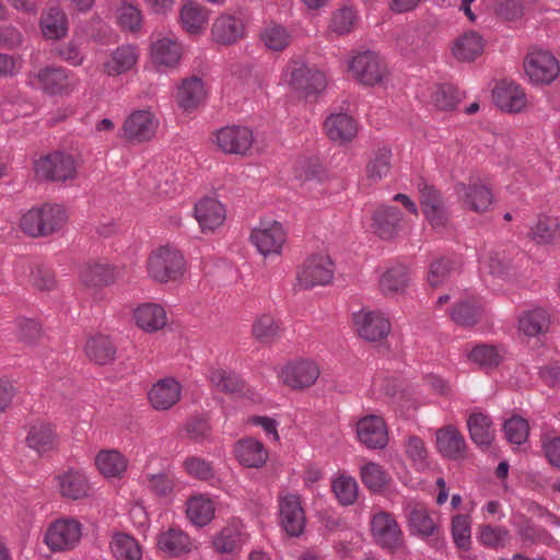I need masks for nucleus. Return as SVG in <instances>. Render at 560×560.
Instances as JSON below:
<instances>
[{
  "instance_id": "obj_1",
  "label": "nucleus",
  "mask_w": 560,
  "mask_h": 560,
  "mask_svg": "<svg viewBox=\"0 0 560 560\" xmlns=\"http://www.w3.org/2000/svg\"><path fill=\"white\" fill-rule=\"evenodd\" d=\"M67 221V214L60 205H43L28 210L21 218V229L33 237L47 236L60 230Z\"/></svg>"
},
{
  "instance_id": "obj_2",
  "label": "nucleus",
  "mask_w": 560,
  "mask_h": 560,
  "mask_svg": "<svg viewBox=\"0 0 560 560\" xmlns=\"http://www.w3.org/2000/svg\"><path fill=\"white\" fill-rule=\"evenodd\" d=\"M36 176L49 182H67L77 177V163L71 154L55 151L34 163Z\"/></svg>"
},
{
  "instance_id": "obj_3",
  "label": "nucleus",
  "mask_w": 560,
  "mask_h": 560,
  "mask_svg": "<svg viewBox=\"0 0 560 560\" xmlns=\"http://www.w3.org/2000/svg\"><path fill=\"white\" fill-rule=\"evenodd\" d=\"M149 276L158 282L175 281L183 276L184 257L178 250L160 247L148 259Z\"/></svg>"
},
{
  "instance_id": "obj_4",
  "label": "nucleus",
  "mask_w": 560,
  "mask_h": 560,
  "mask_svg": "<svg viewBox=\"0 0 560 560\" xmlns=\"http://www.w3.org/2000/svg\"><path fill=\"white\" fill-rule=\"evenodd\" d=\"M349 70L360 83L373 86L382 82L386 66L377 54L366 50L352 58Z\"/></svg>"
},
{
  "instance_id": "obj_5",
  "label": "nucleus",
  "mask_w": 560,
  "mask_h": 560,
  "mask_svg": "<svg viewBox=\"0 0 560 560\" xmlns=\"http://www.w3.org/2000/svg\"><path fill=\"white\" fill-rule=\"evenodd\" d=\"M158 120L149 110H135L125 120L121 137L131 143H142L151 140L158 129Z\"/></svg>"
},
{
  "instance_id": "obj_6",
  "label": "nucleus",
  "mask_w": 560,
  "mask_h": 560,
  "mask_svg": "<svg viewBox=\"0 0 560 560\" xmlns=\"http://www.w3.org/2000/svg\"><path fill=\"white\" fill-rule=\"evenodd\" d=\"M525 72L534 83L549 84L559 74V62L549 51H532L524 61Z\"/></svg>"
},
{
  "instance_id": "obj_7",
  "label": "nucleus",
  "mask_w": 560,
  "mask_h": 560,
  "mask_svg": "<svg viewBox=\"0 0 560 560\" xmlns=\"http://www.w3.org/2000/svg\"><path fill=\"white\" fill-rule=\"evenodd\" d=\"M334 276L332 261L328 256L310 257L298 272V282L302 289L329 283Z\"/></svg>"
},
{
  "instance_id": "obj_8",
  "label": "nucleus",
  "mask_w": 560,
  "mask_h": 560,
  "mask_svg": "<svg viewBox=\"0 0 560 560\" xmlns=\"http://www.w3.org/2000/svg\"><path fill=\"white\" fill-rule=\"evenodd\" d=\"M279 520L289 536L299 537L303 534L306 517L299 495L288 493L279 499Z\"/></svg>"
},
{
  "instance_id": "obj_9",
  "label": "nucleus",
  "mask_w": 560,
  "mask_h": 560,
  "mask_svg": "<svg viewBox=\"0 0 560 560\" xmlns=\"http://www.w3.org/2000/svg\"><path fill=\"white\" fill-rule=\"evenodd\" d=\"M81 537V524L74 520L56 521L45 535V542L52 551L73 548Z\"/></svg>"
},
{
  "instance_id": "obj_10",
  "label": "nucleus",
  "mask_w": 560,
  "mask_h": 560,
  "mask_svg": "<svg viewBox=\"0 0 560 560\" xmlns=\"http://www.w3.org/2000/svg\"><path fill=\"white\" fill-rule=\"evenodd\" d=\"M357 331L369 342L384 339L390 331V323L378 312L361 311L353 315Z\"/></svg>"
},
{
  "instance_id": "obj_11",
  "label": "nucleus",
  "mask_w": 560,
  "mask_h": 560,
  "mask_svg": "<svg viewBox=\"0 0 560 560\" xmlns=\"http://www.w3.org/2000/svg\"><path fill=\"white\" fill-rule=\"evenodd\" d=\"M371 532L377 545L386 549H396L400 545L401 530L388 512L376 513L371 522Z\"/></svg>"
},
{
  "instance_id": "obj_12",
  "label": "nucleus",
  "mask_w": 560,
  "mask_h": 560,
  "mask_svg": "<svg viewBox=\"0 0 560 560\" xmlns=\"http://www.w3.org/2000/svg\"><path fill=\"white\" fill-rule=\"evenodd\" d=\"M253 140L252 130L243 126H226L217 132L218 147L229 154H245Z\"/></svg>"
},
{
  "instance_id": "obj_13",
  "label": "nucleus",
  "mask_w": 560,
  "mask_h": 560,
  "mask_svg": "<svg viewBox=\"0 0 560 560\" xmlns=\"http://www.w3.org/2000/svg\"><path fill=\"white\" fill-rule=\"evenodd\" d=\"M357 435L368 448H384L388 442L385 421L380 416L370 415L359 420Z\"/></svg>"
},
{
  "instance_id": "obj_14",
  "label": "nucleus",
  "mask_w": 560,
  "mask_h": 560,
  "mask_svg": "<svg viewBox=\"0 0 560 560\" xmlns=\"http://www.w3.org/2000/svg\"><path fill=\"white\" fill-rule=\"evenodd\" d=\"M211 37L217 44L234 45L245 37V24L241 18L223 13L214 20L211 27Z\"/></svg>"
},
{
  "instance_id": "obj_15",
  "label": "nucleus",
  "mask_w": 560,
  "mask_h": 560,
  "mask_svg": "<svg viewBox=\"0 0 560 560\" xmlns=\"http://www.w3.org/2000/svg\"><path fill=\"white\" fill-rule=\"evenodd\" d=\"M282 380L285 385L294 389L312 386L319 376L318 366L307 360L290 362L282 369Z\"/></svg>"
},
{
  "instance_id": "obj_16",
  "label": "nucleus",
  "mask_w": 560,
  "mask_h": 560,
  "mask_svg": "<svg viewBox=\"0 0 560 560\" xmlns=\"http://www.w3.org/2000/svg\"><path fill=\"white\" fill-rule=\"evenodd\" d=\"M250 241L264 256L279 254L285 242V232L282 225L275 221L268 226L253 230Z\"/></svg>"
},
{
  "instance_id": "obj_17",
  "label": "nucleus",
  "mask_w": 560,
  "mask_h": 560,
  "mask_svg": "<svg viewBox=\"0 0 560 560\" xmlns=\"http://www.w3.org/2000/svg\"><path fill=\"white\" fill-rule=\"evenodd\" d=\"M402 214L395 206H381L372 215V231L382 240H392L397 236Z\"/></svg>"
},
{
  "instance_id": "obj_18",
  "label": "nucleus",
  "mask_w": 560,
  "mask_h": 560,
  "mask_svg": "<svg viewBox=\"0 0 560 560\" xmlns=\"http://www.w3.org/2000/svg\"><path fill=\"white\" fill-rule=\"evenodd\" d=\"M436 435V447L443 457L457 460L465 457L466 442L463 434L453 425L439 429Z\"/></svg>"
},
{
  "instance_id": "obj_19",
  "label": "nucleus",
  "mask_w": 560,
  "mask_h": 560,
  "mask_svg": "<svg viewBox=\"0 0 560 560\" xmlns=\"http://www.w3.org/2000/svg\"><path fill=\"white\" fill-rule=\"evenodd\" d=\"M38 86L48 95H58L69 88V72L57 66H46L34 73Z\"/></svg>"
},
{
  "instance_id": "obj_20",
  "label": "nucleus",
  "mask_w": 560,
  "mask_h": 560,
  "mask_svg": "<svg viewBox=\"0 0 560 560\" xmlns=\"http://www.w3.org/2000/svg\"><path fill=\"white\" fill-rule=\"evenodd\" d=\"M290 84L305 95L317 94L325 89L326 78L324 72L300 65L291 72Z\"/></svg>"
},
{
  "instance_id": "obj_21",
  "label": "nucleus",
  "mask_w": 560,
  "mask_h": 560,
  "mask_svg": "<svg viewBox=\"0 0 560 560\" xmlns=\"http://www.w3.org/2000/svg\"><path fill=\"white\" fill-rule=\"evenodd\" d=\"M492 95L497 106L509 113L521 112L526 105L524 91L514 82L501 81Z\"/></svg>"
},
{
  "instance_id": "obj_22",
  "label": "nucleus",
  "mask_w": 560,
  "mask_h": 560,
  "mask_svg": "<svg viewBox=\"0 0 560 560\" xmlns=\"http://www.w3.org/2000/svg\"><path fill=\"white\" fill-rule=\"evenodd\" d=\"M325 129L331 141L347 143L353 140L358 133L355 119L345 113L331 114L326 118Z\"/></svg>"
},
{
  "instance_id": "obj_23",
  "label": "nucleus",
  "mask_w": 560,
  "mask_h": 560,
  "mask_svg": "<svg viewBox=\"0 0 560 560\" xmlns=\"http://www.w3.org/2000/svg\"><path fill=\"white\" fill-rule=\"evenodd\" d=\"M234 453L240 464L248 468H260L268 459L264 444L253 438L240 440L235 444Z\"/></svg>"
},
{
  "instance_id": "obj_24",
  "label": "nucleus",
  "mask_w": 560,
  "mask_h": 560,
  "mask_svg": "<svg viewBox=\"0 0 560 560\" xmlns=\"http://www.w3.org/2000/svg\"><path fill=\"white\" fill-rule=\"evenodd\" d=\"M180 397V385L174 378L159 381L149 393L152 407L156 410H167L174 406Z\"/></svg>"
},
{
  "instance_id": "obj_25",
  "label": "nucleus",
  "mask_w": 560,
  "mask_h": 560,
  "mask_svg": "<svg viewBox=\"0 0 560 560\" xmlns=\"http://www.w3.org/2000/svg\"><path fill=\"white\" fill-rule=\"evenodd\" d=\"M206 98L203 81L198 75L182 80L177 91V103L185 110H192Z\"/></svg>"
},
{
  "instance_id": "obj_26",
  "label": "nucleus",
  "mask_w": 560,
  "mask_h": 560,
  "mask_svg": "<svg viewBox=\"0 0 560 560\" xmlns=\"http://www.w3.org/2000/svg\"><path fill=\"white\" fill-rule=\"evenodd\" d=\"M26 444L30 448L43 455L52 451L57 445V434L50 423L43 421L34 422L28 430Z\"/></svg>"
},
{
  "instance_id": "obj_27",
  "label": "nucleus",
  "mask_w": 560,
  "mask_h": 560,
  "mask_svg": "<svg viewBox=\"0 0 560 560\" xmlns=\"http://www.w3.org/2000/svg\"><path fill=\"white\" fill-rule=\"evenodd\" d=\"M195 217L202 231H213L225 220L223 206L213 198H205L195 206Z\"/></svg>"
},
{
  "instance_id": "obj_28",
  "label": "nucleus",
  "mask_w": 560,
  "mask_h": 560,
  "mask_svg": "<svg viewBox=\"0 0 560 560\" xmlns=\"http://www.w3.org/2000/svg\"><path fill=\"white\" fill-rule=\"evenodd\" d=\"M456 190L463 194L466 206L475 212H485L493 201L491 190L481 183L457 184Z\"/></svg>"
},
{
  "instance_id": "obj_29",
  "label": "nucleus",
  "mask_w": 560,
  "mask_h": 560,
  "mask_svg": "<svg viewBox=\"0 0 560 560\" xmlns=\"http://www.w3.org/2000/svg\"><path fill=\"white\" fill-rule=\"evenodd\" d=\"M84 351L90 361L105 365L115 360L117 347L109 337L97 335L86 341Z\"/></svg>"
},
{
  "instance_id": "obj_30",
  "label": "nucleus",
  "mask_w": 560,
  "mask_h": 560,
  "mask_svg": "<svg viewBox=\"0 0 560 560\" xmlns=\"http://www.w3.org/2000/svg\"><path fill=\"white\" fill-rule=\"evenodd\" d=\"M158 547L171 557H179L191 549L189 536L179 528L171 527L158 537Z\"/></svg>"
},
{
  "instance_id": "obj_31",
  "label": "nucleus",
  "mask_w": 560,
  "mask_h": 560,
  "mask_svg": "<svg viewBox=\"0 0 560 560\" xmlns=\"http://www.w3.org/2000/svg\"><path fill=\"white\" fill-rule=\"evenodd\" d=\"M39 26L46 39L57 40L68 33L67 16L58 7H51L42 14Z\"/></svg>"
},
{
  "instance_id": "obj_32",
  "label": "nucleus",
  "mask_w": 560,
  "mask_h": 560,
  "mask_svg": "<svg viewBox=\"0 0 560 560\" xmlns=\"http://www.w3.org/2000/svg\"><path fill=\"white\" fill-rule=\"evenodd\" d=\"M483 51V39L476 32L459 36L452 48L454 57L460 62H471Z\"/></svg>"
},
{
  "instance_id": "obj_33",
  "label": "nucleus",
  "mask_w": 560,
  "mask_h": 560,
  "mask_svg": "<svg viewBox=\"0 0 560 560\" xmlns=\"http://www.w3.org/2000/svg\"><path fill=\"white\" fill-rule=\"evenodd\" d=\"M137 325L145 331H158L166 325L165 310L154 303H145L135 311Z\"/></svg>"
},
{
  "instance_id": "obj_34",
  "label": "nucleus",
  "mask_w": 560,
  "mask_h": 560,
  "mask_svg": "<svg viewBox=\"0 0 560 560\" xmlns=\"http://www.w3.org/2000/svg\"><path fill=\"white\" fill-rule=\"evenodd\" d=\"M472 442L480 447H489L494 440V429L489 416L481 412L472 413L467 420Z\"/></svg>"
},
{
  "instance_id": "obj_35",
  "label": "nucleus",
  "mask_w": 560,
  "mask_h": 560,
  "mask_svg": "<svg viewBox=\"0 0 560 560\" xmlns=\"http://www.w3.org/2000/svg\"><path fill=\"white\" fill-rule=\"evenodd\" d=\"M59 489L62 497L79 500L88 495L89 482L83 474L69 470L58 476Z\"/></svg>"
},
{
  "instance_id": "obj_36",
  "label": "nucleus",
  "mask_w": 560,
  "mask_h": 560,
  "mask_svg": "<svg viewBox=\"0 0 560 560\" xmlns=\"http://www.w3.org/2000/svg\"><path fill=\"white\" fill-rule=\"evenodd\" d=\"M95 464L105 477H120L127 469V459L118 451H101L95 457Z\"/></svg>"
},
{
  "instance_id": "obj_37",
  "label": "nucleus",
  "mask_w": 560,
  "mask_h": 560,
  "mask_svg": "<svg viewBox=\"0 0 560 560\" xmlns=\"http://www.w3.org/2000/svg\"><path fill=\"white\" fill-rule=\"evenodd\" d=\"M186 514L192 524L203 527L214 517V504L202 495L192 497L187 502Z\"/></svg>"
},
{
  "instance_id": "obj_38",
  "label": "nucleus",
  "mask_w": 560,
  "mask_h": 560,
  "mask_svg": "<svg viewBox=\"0 0 560 560\" xmlns=\"http://www.w3.org/2000/svg\"><path fill=\"white\" fill-rule=\"evenodd\" d=\"M137 61L135 48L130 45L118 47L112 58L104 63V71L108 75H119L130 70Z\"/></svg>"
},
{
  "instance_id": "obj_39",
  "label": "nucleus",
  "mask_w": 560,
  "mask_h": 560,
  "mask_svg": "<svg viewBox=\"0 0 560 560\" xmlns=\"http://www.w3.org/2000/svg\"><path fill=\"white\" fill-rule=\"evenodd\" d=\"M392 168V151L387 148L377 149L366 165V177L375 184L386 177Z\"/></svg>"
},
{
  "instance_id": "obj_40",
  "label": "nucleus",
  "mask_w": 560,
  "mask_h": 560,
  "mask_svg": "<svg viewBox=\"0 0 560 560\" xmlns=\"http://www.w3.org/2000/svg\"><path fill=\"white\" fill-rule=\"evenodd\" d=\"M481 306L474 300L465 299L457 302L451 311V318L463 327L476 325L481 317Z\"/></svg>"
},
{
  "instance_id": "obj_41",
  "label": "nucleus",
  "mask_w": 560,
  "mask_h": 560,
  "mask_svg": "<svg viewBox=\"0 0 560 560\" xmlns=\"http://www.w3.org/2000/svg\"><path fill=\"white\" fill-rule=\"evenodd\" d=\"M361 480L373 493H381L390 482V476L381 465L368 463L361 468Z\"/></svg>"
},
{
  "instance_id": "obj_42",
  "label": "nucleus",
  "mask_w": 560,
  "mask_h": 560,
  "mask_svg": "<svg viewBox=\"0 0 560 560\" xmlns=\"http://www.w3.org/2000/svg\"><path fill=\"white\" fill-rule=\"evenodd\" d=\"M180 21L187 32L197 34L208 21V10L196 2H189L180 10Z\"/></svg>"
},
{
  "instance_id": "obj_43",
  "label": "nucleus",
  "mask_w": 560,
  "mask_h": 560,
  "mask_svg": "<svg viewBox=\"0 0 560 560\" xmlns=\"http://www.w3.org/2000/svg\"><path fill=\"white\" fill-rule=\"evenodd\" d=\"M80 278L85 285L105 287L114 282V270L106 264H89L82 268Z\"/></svg>"
},
{
  "instance_id": "obj_44",
  "label": "nucleus",
  "mask_w": 560,
  "mask_h": 560,
  "mask_svg": "<svg viewBox=\"0 0 560 560\" xmlns=\"http://www.w3.org/2000/svg\"><path fill=\"white\" fill-rule=\"evenodd\" d=\"M151 56L156 65L175 66L180 58L179 45L168 38L159 39L152 45Z\"/></svg>"
},
{
  "instance_id": "obj_45",
  "label": "nucleus",
  "mask_w": 560,
  "mask_h": 560,
  "mask_svg": "<svg viewBox=\"0 0 560 560\" xmlns=\"http://www.w3.org/2000/svg\"><path fill=\"white\" fill-rule=\"evenodd\" d=\"M550 318L542 308H535L520 318V329L527 336H538L548 330Z\"/></svg>"
},
{
  "instance_id": "obj_46",
  "label": "nucleus",
  "mask_w": 560,
  "mask_h": 560,
  "mask_svg": "<svg viewBox=\"0 0 560 560\" xmlns=\"http://www.w3.org/2000/svg\"><path fill=\"white\" fill-rule=\"evenodd\" d=\"M408 524L412 533L421 536H432L436 525L424 506L416 505L408 513Z\"/></svg>"
},
{
  "instance_id": "obj_47",
  "label": "nucleus",
  "mask_w": 560,
  "mask_h": 560,
  "mask_svg": "<svg viewBox=\"0 0 560 560\" xmlns=\"http://www.w3.org/2000/svg\"><path fill=\"white\" fill-rule=\"evenodd\" d=\"M409 282L408 269L404 265H396L383 273L380 280L385 294L402 292Z\"/></svg>"
},
{
  "instance_id": "obj_48",
  "label": "nucleus",
  "mask_w": 560,
  "mask_h": 560,
  "mask_svg": "<svg viewBox=\"0 0 560 560\" xmlns=\"http://www.w3.org/2000/svg\"><path fill=\"white\" fill-rule=\"evenodd\" d=\"M110 549L118 560H140L141 558L139 544L127 534H116L110 544Z\"/></svg>"
},
{
  "instance_id": "obj_49",
  "label": "nucleus",
  "mask_w": 560,
  "mask_h": 560,
  "mask_svg": "<svg viewBox=\"0 0 560 560\" xmlns=\"http://www.w3.org/2000/svg\"><path fill=\"white\" fill-rule=\"evenodd\" d=\"M253 336L262 343L275 341L280 336L278 322L269 314H262L253 324Z\"/></svg>"
},
{
  "instance_id": "obj_50",
  "label": "nucleus",
  "mask_w": 560,
  "mask_h": 560,
  "mask_svg": "<svg viewBox=\"0 0 560 560\" xmlns=\"http://www.w3.org/2000/svg\"><path fill=\"white\" fill-rule=\"evenodd\" d=\"M510 533L505 527L489 524L479 527L478 540L487 548H503L508 545Z\"/></svg>"
},
{
  "instance_id": "obj_51",
  "label": "nucleus",
  "mask_w": 560,
  "mask_h": 560,
  "mask_svg": "<svg viewBox=\"0 0 560 560\" xmlns=\"http://www.w3.org/2000/svg\"><path fill=\"white\" fill-rule=\"evenodd\" d=\"M331 489L338 502L343 506L353 504L358 498V483L352 477H337L331 483Z\"/></svg>"
},
{
  "instance_id": "obj_52",
  "label": "nucleus",
  "mask_w": 560,
  "mask_h": 560,
  "mask_svg": "<svg viewBox=\"0 0 560 560\" xmlns=\"http://www.w3.org/2000/svg\"><path fill=\"white\" fill-rule=\"evenodd\" d=\"M463 97L464 93L452 83L440 84L433 94L435 106L442 110L454 109Z\"/></svg>"
},
{
  "instance_id": "obj_53",
  "label": "nucleus",
  "mask_w": 560,
  "mask_h": 560,
  "mask_svg": "<svg viewBox=\"0 0 560 560\" xmlns=\"http://www.w3.org/2000/svg\"><path fill=\"white\" fill-rule=\"evenodd\" d=\"M533 238L538 244H549L560 235V225L556 218L539 217L536 225L532 229Z\"/></svg>"
},
{
  "instance_id": "obj_54",
  "label": "nucleus",
  "mask_w": 560,
  "mask_h": 560,
  "mask_svg": "<svg viewBox=\"0 0 560 560\" xmlns=\"http://www.w3.org/2000/svg\"><path fill=\"white\" fill-rule=\"evenodd\" d=\"M452 536L457 548L465 551L470 549V521L468 515L458 514L453 517Z\"/></svg>"
},
{
  "instance_id": "obj_55",
  "label": "nucleus",
  "mask_w": 560,
  "mask_h": 560,
  "mask_svg": "<svg viewBox=\"0 0 560 560\" xmlns=\"http://www.w3.org/2000/svg\"><path fill=\"white\" fill-rule=\"evenodd\" d=\"M503 431L505 433L506 440L510 443L521 445L526 442L528 438L529 425L524 418L520 416H513L504 422Z\"/></svg>"
},
{
  "instance_id": "obj_56",
  "label": "nucleus",
  "mask_w": 560,
  "mask_h": 560,
  "mask_svg": "<svg viewBox=\"0 0 560 560\" xmlns=\"http://www.w3.org/2000/svg\"><path fill=\"white\" fill-rule=\"evenodd\" d=\"M455 264L446 257L433 260L429 266L428 282L431 287L443 284L454 271Z\"/></svg>"
},
{
  "instance_id": "obj_57",
  "label": "nucleus",
  "mask_w": 560,
  "mask_h": 560,
  "mask_svg": "<svg viewBox=\"0 0 560 560\" xmlns=\"http://www.w3.org/2000/svg\"><path fill=\"white\" fill-rule=\"evenodd\" d=\"M469 359L483 369H494L501 362V357L494 346L479 345L469 353Z\"/></svg>"
},
{
  "instance_id": "obj_58",
  "label": "nucleus",
  "mask_w": 560,
  "mask_h": 560,
  "mask_svg": "<svg viewBox=\"0 0 560 560\" xmlns=\"http://www.w3.org/2000/svg\"><path fill=\"white\" fill-rule=\"evenodd\" d=\"M211 383L221 392L234 394L243 390V383L235 373L215 370L210 375Z\"/></svg>"
},
{
  "instance_id": "obj_59",
  "label": "nucleus",
  "mask_w": 560,
  "mask_h": 560,
  "mask_svg": "<svg viewBox=\"0 0 560 560\" xmlns=\"http://www.w3.org/2000/svg\"><path fill=\"white\" fill-rule=\"evenodd\" d=\"M241 533L234 526L223 527L213 540L214 548L220 553L233 552L240 544Z\"/></svg>"
},
{
  "instance_id": "obj_60",
  "label": "nucleus",
  "mask_w": 560,
  "mask_h": 560,
  "mask_svg": "<svg viewBox=\"0 0 560 560\" xmlns=\"http://www.w3.org/2000/svg\"><path fill=\"white\" fill-rule=\"evenodd\" d=\"M261 38L269 49L280 51L289 45L290 36L284 27L271 25L264 31Z\"/></svg>"
},
{
  "instance_id": "obj_61",
  "label": "nucleus",
  "mask_w": 560,
  "mask_h": 560,
  "mask_svg": "<svg viewBox=\"0 0 560 560\" xmlns=\"http://www.w3.org/2000/svg\"><path fill=\"white\" fill-rule=\"evenodd\" d=\"M186 472L200 480H209L214 477V470L211 463L200 457H188L184 462Z\"/></svg>"
},
{
  "instance_id": "obj_62",
  "label": "nucleus",
  "mask_w": 560,
  "mask_h": 560,
  "mask_svg": "<svg viewBox=\"0 0 560 560\" xmlns=\"http://www.w3.org/2000/svg\"><path fill=\"white\" fill-rule=\"evenodd\" d=\"M19 339L27 345L35 343L42 337V325L32 318L19 319Z\"/></svg>"
},
{
  "instance_id": "obj_63",
  "label": "nucleus",
  "mask_w": 560,
  "mask_h": 560,
  "mask_svg": "<svg viewBox=\"0 0 560 560\" xmlns=\"http://www.w3.org/2000/svg\"><path fill=\"white\" fill-rule=\"evenodd\" d=\"M354 21V13L350 8L337 11L330 22V28L338 34L349 33Z\"/></svg>"
},
{
  "instance_id": "obj_64",
  "label": "nucleus",
  "mask_w": 560,
  "mask_h": 560,
  "mask_svg": "<svg viewBox=\"0 0 560 560\" xmlns=\"http://www.w3.org/2000/svg\"><path fill=\"white\" fill-rule=\"evenodd\" d=\"M148 487L154 494L164 497L173 491L174 481L167 474H154L148 477Z\"/></svg>"
}]
</instances>
